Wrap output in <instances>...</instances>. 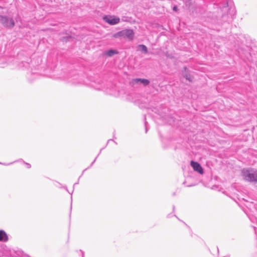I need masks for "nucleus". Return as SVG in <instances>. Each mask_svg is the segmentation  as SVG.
Wrapping results in <instances>:
<instances>
[{
    "instance_id": "f257e3e1",
    "label": "nucleus",
    "mask_w": 257,
    "mask_h": 257,
    "mask_svg": "<svg viewBox=\"0 0 257 257\" xmlns=\"http://www.w3.org/2000/svg\"><path fill=\"white\" fill-rule=\"evenodd\" d=\"M257 47L248 36L244 35L242 39V58L243 57L249 62L255 61Z\"/></svg>"
},
{
    "instance_id": "f03ea898",
    "label": "nucleus",
    "mask_w": 257,
    "mask_h": 257,
    "mask_svg": "<svg viewBox=\"0 0 257 257\" xmlns=\"http://www.w3.org/2000/svg\"><path fill=\"white\" fill-rule=\"evenodd\" d=\"M242 174H243L245 180L252 183L257 182V170L243 169L242 170Z\"/></svg>"
},
{
    "instance_id": "7ed1b4c3",
    "label": "nucleus",
    "mask_w": 257,
    "mask_h": 257,
    "mask_svg": "<svg viewBox=\"0 0 257 257\" xmlns=\"http://www.w3.org/2000/svg\"><path fill=\"white\" fill-rule=\"evenodd\" d=\"M134 37V33L131 29H124L121 30L113 35V37L118 38L120 37H123L126 38L130 40L133 39Z\"/></svg>"
},
{
    "instance_id": "20e7f679",
    "label": "nucleus",
    "mask_w": 257,
    "mask_h": 257,
    "mask_svg": "<svg viewBox=\"0 0 257 257\" xmlns=\"http://www.w3.org/2000/svg\"><path fill=\"white\" fill-rule=\"evenodd\" d=\"M0 22L5 27L12 28L15 26V21L12 17L0 15Z\"/></svg>"
},
{
    "instance_id": "39448f33",
    "label": "nucleus",
    "mask_w": 257,
    "mask_h": 257,
    "mask_svg": "<svg viewBox=\"0 0 257 257\" xmlns=\"http://www.w3.org/2000/svg\"><path fill=\"white\" fill-rule=\"evenodd\" d=\"M240 192L237 190L235 186H233L231 188L230 197L240 206V199L239 198Z\"/></svg>"
},
{
    "instance_id": "423d86ee",
    "label": "nucleus",
    "mask_w": 257,
    "mask_h": 257,
    "mask_svg": "<svg viewBox=\"0 0 257 257\" xmlns=\"http://www.w3.org/2000/svg\"><path fill=\"white\" fill-rule=\"evenodd\" d=\"M103 20L109 24L113 25L118 24L120 19L118 17L114 16H105Z\"/></svg>"
},
{
    "instance_id": "0eeeda50",
    "label": "nucleus",
    "mask_w": 257,
    "mask_h": 257,
    "mask_svg": "<svg viewBox=\"0 0 257 257\" xmlns=\"http://www.w3.org/2000/svg\"><path fill=\"white\" fill-rule=\"evenodd\" d=\"M191 165L194 171L198 172L200 174H202L203 173V170L200 164H199L198 162L191 161Z\"/></svg>"
},
{
    "instance_id": "6e6552de",
    "label": "nucleus",
    "mask_w": 257,
    "mask_h": 257,
    "mask_svg": "<svg viewBox=\"0 0 257 257\" xmlns=\"http://www.w3.org/2000/svg\"><path fill=\"white\" fill-rule=\"evenodd\" d=\"M9 240V237L7 233L4 230H0V241L7 242Z\"/></svg>"
},
{
    "instance_id": "1a4fd4ad",
    "label": "nucleus",
    "mask_w": 257,
    "mask_h": 257,
    "mask_svg": "<svg viewBox=\"0 0 257 257\" xmlns=\"http://www.w3.org/2000/svg\"><path fill=\"white\" fill-rule=\"evenodd\" d=\"M133 82L134 83H142L144 86L148 85L150 83L148 79H142V78L134 79L133 80Z\"/></svg>"
},
{
    "instance_id": "9d476101",
    "label": "nucleus",
    "mask_w": 257,
    "mask_h": 257,
    "mask_svg": "<svg viewBox=\"0 0 257 257\" xmlns=\"http://www.w3.org/2000/svg\"><path fill=\"white\" fill-rule=\"evenodd\" d=\"M118 53V52L116 50H109L106 52V55L107 56L111 57L114 54H116Z\"/></svg>"
},
{
    "instance_id": "9b49d317",
    "label": "nucleus",
    "mask_w": 257,
    "mask_h": 257,
    "mask_svg": "<svg viewBox=\"0 0 257 257\" xmlns=\"http://www.w3.org/2000/svg\"><path fill=\"white\" fill-rule=\"evenodd\" d=\"M138 47L141 48L140 50L141 51L144 52L145 53H147V52H148V49H147V47L145 45H139L138 46Z\"/></svg>"
},
{
    "instance_id": "f8f14e48",
    "label": "nucleus",
    "mask_w": 257,
    "mask_h": 257,
    "mask_svg": "<svg viewBox=\"0 0 257 257\" xmlns=\"http://www.w3.org/2000/svg\"><path fill=\"white\" fill-rule=\"evenodd\" d=\"M29 66V63L27 62H22V63L20 65V67H27Z\"/></svg>"
},
{
    "instance_id": "ddd939ff",
    "label": "nucleus",
    "mask_w": 257,
    "mask_h": 257,
    "mask_svg": "<svg viewBox=\"0 0 257 257\" xmlns=\"http://www.w3.org/2000/svg\"><path fill=\"white\" fill-rule=\"evenodd\" d=\"M24 163L26 165V166L27 168L29 169V168H31V165L30 164L27 163H25L24 162Z\"/></svg>"
},
{
    "instance_id": "4468645a",
    "label": "nucleus",
    "mask_w": 257,
    "mask_h": 257,
    "mask_svg": "<svg viewBox=\"0 0 257 257\" xmlns=\"http://www.w3.org/2000/svg\"><path fill=\"white\" fill-rule=\"evenodd\" d=\"M173 10L174 11L177 12L178 11V8L176 6H175L173 8Z\"/></svg>"
},
{
    "instance_id": "2eb2a0df",
    "label": "nucleus",
    "mask_w": 257,
    "mask_h": 257,
    "mask_svg": "<svg viewBox=\"0 0 257 257\" xmlns=\"http://www.w3.org/2000/svg\"><path fill=\"white\" fill-rule=\"evenodd\" d=\"M12 163H9V164H6V163H1V162H0V164H3V165H6V166H7V165H10V164H12Z\"/></svg>"
},
{
    "instance_id": "dca6fc26",
    "label": "nucleus",
    "mask_w": 257,
    "mask_h": 257,
    "mask_svg": "<svg viewBox=\"0 0 257 257\" xmlns=\"http://www.w3.org/2000/svg\"><path fill=\"white\" fill-rule=\"evenodd\" d=\"M145 126H146V133H147V122H145Z\"/></svg>"
},
{
    "instance_id": "f3484780",
    "label": "nucleus",
    "mask_w": 257,
    "mask_h": 257,
    "mask_svg": "<svg viewBox=\"0 0 257 257\" xmlns=\"http://www.w3.org/2000/svg\"><path fill=\"white\" fill-rule=\"evenodd\" d=\"M96 160V158H95V159H94V160L93 161V162L91 163V165H90V167H91V166H92V165L94 163V162H95Z\"/></svg>"
},
{
    "instance_id": "a211bd4d",
    "label": "nucleus",
    "mask_w": 257,
    "mask_h": 257,
    "mask_svg": "<svg viewBox=\"0 0 257 257\" xmlns=\"http://www.w3.org/2000/svg\"><path fill=\"white\" fill-rule=\"evenodd\" d=\"M186 79H188L189 80V81H191V79L190 77H186Z\"/></svg>"
},
{
    "instance_id": "6ab92c4d",
    "label": "nucleus",
    "mask_w": 257,
    "mask_h": 257,
    "mask_svg": "<svg viewBox=\"0 0 257 257\" xmlns=\"http://www.w3.org/2000/svg\"><path fill=\"white\" fill-rule=\"evenodd\" d=\"M112 141V140H109L108 141V142H107V143H108L110 141Z\"/></svg>"
},
{
    "instance_id": "aec40b11",
    "label": "nucleus",
    "mask_w": 257,
    "mask_h": 257,
    "mask_svg": "<svg viewBox=\"0 0 257 257\" xmlns=\"http://www.w3.org/2000/svg\"><path fill=\"white\" fill-rule=\"evenodd\" d=\"M82 257H84V253L82 252Z\"/></svg>"
}]
</instances>
